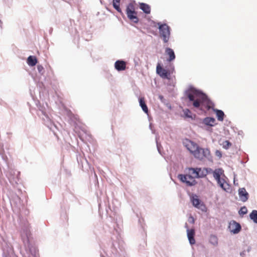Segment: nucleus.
Here are the masks:
<instances>
[{"label": "nucleus", "instance_id": "obj_30", "mask_svg": "<svg viewBox=\"0 0 257 257\" xmlns=\"http://www.w3.org/2000/svg\"><path fill=\"white\" fill-rule=\"evenodd\" d=\"M205 170L207 172V174H211V173L213 174L214 171L211 168H205Z\"/></svg>", "mask_w": 257, "mask_h": 257}, {"label": "nucleus", "instance_id": "obj_12", "mask_svg": "<svg viewBox=\"0 0 257 257\" xmlns=\"http://www.w3.org/2000/svg\"><path fill=\"white\" fill-rule=\"evenodd\" d=\"M187 237L191 244L195 243V240L194 239L195 230L194 229H187Z\"/></svg>", "mask_w": 257, "mask_h": 257}, {"label": "nucleus", "instance_id": "obj_33", "mask_svg": "<svg viewBox=\"0 0 257 257\" xmlns=\"http://www.w3.org/2000/svg\"><path fill=\"white\" fill-rule=\"evenodd\" d=\"M86 163L88 164V162L86 161Z\"/></svg>", "mask_w": 257, "mask_h": 257}, {"label": "nucleus", "instance_id": "obj_5", "mask_svg": "<svg viewBox=\"0 0 257 257\" xmlns=\"http://www.w3.org/2000/svg\"><path fill=\"white\" fill-rule=\"evenodd\" d=\"M126 13L128 18L134 22L138 23L139 22V18L137 17V13L135 11L134 4L130 3L126 7Z\"/></svg>", "mask_w": 257, "mask_h": 257}, {"label": "nucleus", "instance_id": "obj_2", "mask_svg": "<svg viewBox=\"0 0 257 257\" xmlns=\"http://www.w3.org/2000/svg\"><path fill=\"white\" fill-rule=\"evenodd\" d=\"M183 144L196 159L200 160L209 159L211 154L208 149L201 148L197 144L189 139H185Z\"/></svg>", "mask_w": 257, "mask_h": 257}, {"label": "nucleus", "instance_id": "obj_19", "mask_svg": "<svg viewBox=\"0 0 257 257\" xmlns=\"http://www.w3.org/2000/svg\"><path fill=\"white\" fill-rule=\"evenodd\" d=\"M209 242L214 246H216L218 244L217 236L214 235H211L209 237Z\"/></svg>", "mask_w": 257, "mask_h": 257}, {"label": "nucleus", "instance_id": "obj_31", "mask_svg": "<svg viewBox=\"0 0 257 257\" xmlns=\"http://www.w3.org/2000/svg\"><path fill=\"white\" fill-rule=\"evenodd\" d=\"M29 234V232L27 231L26 232L25 235H26V237L27 238V241L28 242H29V236H28Z\"/></svg>", "mask_w": 257, "mask_h": 257}, {"label": "nucleus", "instance_id": "obj_34", "mask_svg": "<svg viewBox=\"0 0 257 257\" xmlns=\"http://www.w3.org/2000/svg\"><path fill=\"white\" fill-rule=\"evenodd\" d=\"M4 257H7V256H4Z\"/></svg>", "mask_w": 257, "mask_h": 257}, {"label": "nucleus", "instance_id": "obj_9", "mask_svg": "<svg viewBox=\"0 0 257 257\" xmlns=\"http://www.w3.org/2000/svg\"><path fill=\"white\" fill-rule=\"evenodd\" d=\"M191 200L194 206L203 210L202 207H204V205L201 203V201L196 195H193L191 197Z\"/></svg>", "mask_w": 257, "mask_h": 257}, {"label": "nucleus", "instance_id": "obj_7", "mask_svg": "<svg viewBox=\"0 0 257 257\" xmlns=\"http://www.w3.org/2000/svg\"><path fill=\"white\" fill-rule=\"evenodd\" d=\"M160 37L165 43H167L170 35V28L166 24L160 25L159 27Z\"/></svg>", "mask_w": 257, "mask_h": 257}, {"label": "nucleus", "instance_id": "obj_11", "mask_svg": "<svg viewBox=\"0 0 257 257\" xmlns=\"http://www.w3.org/2000/svg\"><path fill=\"white\" fill-rule=\"evenodd\" d=\"M114 67L118 71H123L126 69V62L122 60H117L115 62Z\"/></svg>", "mask_w": 257, "mask_h": 257}, {"label": "nucleus", "instance_id": "obj_13", "mask_svg": "<svg viewBox=\"0 0 257 257\" xmlns=\"http://www.w3.org/2000/svg\"><path fill=\"white\" fill-rule=\"evenodd\" d=\"M140 8L146 14H150L151 13L150 6L145 3H140Z\"/></svg>", "mask_w": 257, "mask_h": 257}, {"label": "nucleus", "instance_id": "obj_6", "mask_svg": "<svg viewBox=\"0 0 257 257\" xmlns=\"http://www.w3.org/2000/svg\"><path fill=\"white\" fill-rule=\"evenodd\" d=\"M188 172L189 174L193 175L194 178H203L207 175V172L205 170V168H188Z\"/></svg>", "mask_w": 257, "mask_h": 257}, {"label": "nucleus", "instance_id": "obj_14", "mask_svg": "<svg viewBox=\"0 0 257 257\" xmlns=\"http://www.w3.org/2000/svg\"><path fill=\"white\" fill-rule=\"evenodd\" d=\"M165 52L167 55L169 56V59H168V61H172L175 58V55L174 52V51L169 48H167L165 50Z\"/></svg>", "mask_w": 257, "mask_h": 257}, {"label": "nucleus", "instance_id": "obj_15", "mask_svg": "<svg viewBox=\"0 0 257 257\" xmlns=\"http://www.w3.org/2000/svg\"><path fill=\"white\" fill-rule=\"evenodd\" d=\"M140 105L141 106L143 110L146 113H148V108L146 104L145 100L144 97H141L139 99Z\"/></svg>", "mask_w": 257, "mask_h": 257}, {"label": "nucleus", "instance_id": "obj_3", "mask_svg": "<svg viewBox=\"0 0 257 257\" xmlns=\"http://www.w3.org/2000/svg\"><path fill=\"white\" fill-rule=\"evenodd\" d=\"M156 71L157 74L162 78L170 79L171 75L175 72V69L174 67L172 65L167 69H164L161 66L160 64L158 63L157 66Z\"/></svg>", "mask_w": 257, "mask_h": 257}, {"label": "nucleus", "instance_id": "obj_29", "mask_svg": "<svg viewBox=\"0 0 257 257\" xmlns=\"http://www.w3.org/2000/svg\"><path fill=\"white\" fill-rule=\"evenodd\" d=\"M215 155L217 156L219 158H221L222 156L221 152L219 150H216L215 151Z\"/></svg>", "mask_w": 257, "mask_h": 257}, {"label": "nucleus", "instance_id": "obj_25", "mask_svg": "<svg viewBox=\"0 0 257 257\" xmlns=\"http://www.w3.org/2000/svg\"><path fill=\"white\" fill-rule=\"evenodd\" d=\"M222 146L224 149H227L231 146V144L228 141H225L223 142Z\"/></svg>", "mask_w": 257, "mask_h": 257}, {"label": "nucleus", "instance_id": "obj_8", "mask_svg": "<svg viewBox=\"0 0 257 257\" xmlns=\"http://www.w3.org/2000/svg\"><path fill=\"white\" fill-rule=\"evenodd\" d=\"M228 228L230 232L234 234L238 233L241 230L240 224L234 220H232L229 222Z\"/></svg>", "mask_w": 257, "mask_h": 257}, {"label": "nucleus", "instance_id": "obj_4", "mask_svg": "<svg viewBox=\"0 0 257 257\" xmlns=\"http://www.w3.org/2000/svg\"><path fill=\"white\" fill-rule=\"evenodd\" d=\"M186 174H179L178 179L182 182L185 183L188 186H193L197 184V181L194 179L193 175L188 172V168L186 169Z\"/></svg>", "mask_w": 257, "mask_h": 257}, {"label": "nucleus", "instance_id": "obj_24", "mask_svg": "<svg viewBox=\"0 0 257 257\" xmlns=\"http://www.w3.org/2000/svg\"><path fill=\"white\" fill-rule=\"evenodd\" d=\"M183 112L186 117L192 118V112L189 109L186 108L184 109Z\"/></svg>", "mask_w": 257, "mask_h": 257}, {"label": "nucleus", "instance_id": "obj_21", "mask_svg": "<svg viewBox=\"0 0 257 257\" xmlns=\"http://www.w3.org/2000/svg\"><path fill=\"white\" fill-rule=\"evenodd\" d=\"M120 0H113V6L114 8L119 13H121V9L119 8V3Z\"/></svg>", "mask_w": 257, "mask_h": 257}, {"label": "nucleus", "instance_id": "obj_22", "mask_svg": "<svg viewBox=\"0 0 257 257\" xmlns=\"http://www.w3.org/2000/svg\"><path fill=\"white\" fill-rule=\"evenodd\" d=\"M216 113L218 120L219 121H222L224 118V112L221 110H216Z\"/></svg>", "mask_w": 257, "mask_h": 257}, {"label": "nucleus", "instance_id": "obj_16", "mask_svg": "<svg viewBox=\"0 0 257 257\" xmlns=\"http://www.w3.org/2000/svg\"><path fill=\"white\" fill-rule=\"evenodd\" d=\"M37 63V59L35 56H30L27 59V63L29 66H34Z\"/></svg>", "mask_w": 257, "mask_h": 257}, {"label": "nucleus", "instance_id": "obj_17", "mask_svg": "<svg viewBox=\"0 0 257 257\" xmlns=\"http://www.w3.org/2000/svg\"><path fill=\"white\" fill-rule=\"evenodd\" d=\"M205 124L209 126H213L215 123V119L213 117H206L203 120Z\"/></svg>", "mask_w": 257, "mask_h": 257}, {"label": "nucleus", "instance_id": "obj_28", "mask_svg": "<svg viewBox=\"0 0 257 257\" xmlns=\"http://www.w3.org/2000/svg\"><path fill=\"white\" fill-rule=\"evenodd\" d=\"M37 69L40 73H42L44 71V68L42 65H39L37 66Z\"/></svg>", "mask_w": 257, "mask_h": 257}, {"label": "nucleus", "instance_id": "obj_32", "mask_svg": "<svg viewBox=\"0 0 257 257\" xmlns=\"http://www.w3.org/2000/svg\"><path fill=\"white\" fill-rule=\"evenodd\" d=\"M160 98L161 99H162V98H163V96H160Z\"/></svg>", "mask_w": 257, "mask_h": 257}, {"label": "nucleus", "instance_id": "obj_10", "mask_svg": "<svg viewBox=\"0 0 257 257\" xmlns=\"http://www.w3.org/2000/svg\"><path fill=\"white\" fill-rule=\"evenodd\" d=\"M238 195L240 200L242 202L246 201L248 199L249 194L244 188H239L238 190Z\"/></svg>", "mask_w": 257, "mask_h": 257}, {"label": "nucleus", "instance_id": "obj_23", "mask_svg": "<svg viewBox=\"0 0 257 257\" xmlns=\"http://www.w3.org/2000/svg\"><path fill=\"white\" fill-rule=\"evenodd\" d=\"M217 182V184L219 185V186L222 188L223 190H225V187H224V183L225 181L224 179H221V178L218 179L216 180Z\"/></svg>", "mask_w": 257, "mask_h": 257}, {"label": "nucleus", "instance_id": "obj_20", "mask_svg": "<svg viewBox=\"0 0 257 257\" xmlns=\"http://www.w3.org/2000/svg\"><path fill=\"white\" fill-rule=\"evenodd\" d=\"M249 217L254 223H257V210H252L249 214Z\"/></svg>", "mask_w": 257, "mask_h": 257}, {"label": "nucleus", "instance_id": "obj_27", "mask_svg": "<svg viewBox=\"0 0 257 257\" xmlns=\"http://www.w3.org/2000/svg\"><path fill=\"white\" fill-rule=\"evenodd\" d=\"M29 248L30 252L31 254H33V252H35V249L30 246L29 244L28 245L27 248Z\"/></svg>", "mask_w": 257, "mask_h": 257}, {"label": "nucleus", "instance_id": "obj_18", "mask_svg": "<svg viewBox=\"0 0 257 257\" xmlns=\"http://www.w3.org/2000/svg\"><path fill=\"white\" fill-rule=\"evenodd\" d=\"M223 170L222 169H216L213 171V177L215 180L220 178V176L223 174Z\"/></svg>", "mask_w": 257, "mask_h": 257}, {"label": "nucleus", "instance_id": "obj_26", "mask_svg": "<svg viewBox=\"0 0 257 257\" xmlns=\"http://www.w3.org/2000/svg\"><path fill=\"white\" fill-rule=\"evenodd\" d=\"M247 212V209L246 208V207L245 206H243L242 207L240 210L239 211V214L240 215L241 214H242V215H244V214H246Z\"/></svg>", "mask_w": 257, "mask_h": 257}, {"label": "nucleus", "instance_id": "obj_1", "mask_svg": "<svg viewBox=\"0 0 257 257\" xmlns=\"http://www.w3.org/2000/svg\"><path fill=\"white\" fill-rule=\"evenodd\" d=\"M189 99L188 105H192L193 107L205 111L211 108L213 105L208 96L202 91L194 87H190L186 92Z\"/></svg>", "mask_w": 257, "mask_h": 257}]
</instances>
